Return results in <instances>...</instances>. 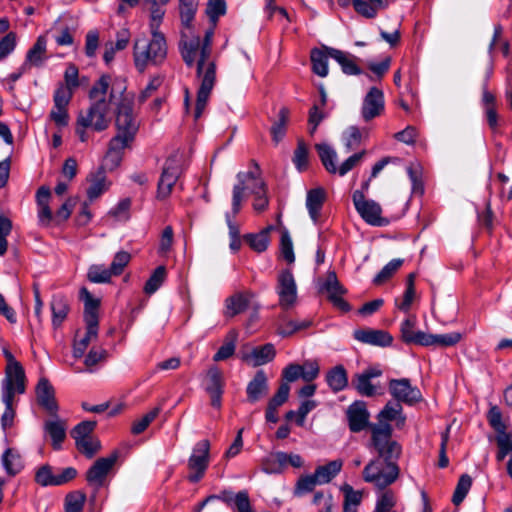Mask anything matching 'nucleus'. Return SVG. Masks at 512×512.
Masks as SVG:
<instances>
[{
	"instance_id": "1",
	"label": "nucleus",
	"mask_w": 512,
	"mask_h": 512,
	"mask_svg": "<svg viewBox=\"0 0 512 512\" xmlns=\"http://www.w3.org/2000/svg\"><path fill=\"white\" fill-rule=\"evenodd\" d=\"M211 50L212 48H208L207 53L204 54V44L201 43L200 37L182 32L181 56L187 66L192 67L195 63L197 64V76L201 81L193 112L195 120L201 117L216 81V65L213 61H208Z\"/></svg>"
},
{
	"instance_id": "2",
	"label": "nucleus",
	"mask_w": 512,
	"mask_h": 512,
	"mask_svg": "<svg viewBox=\"0 0 512 512\" xmlns=\"http://www.w3.org/2000/svg\"><path fill=\"white\" fill-rule=\"evenodd\" d=\"M132 99L123 96L117 103L115 125L116 135L111 139L105 160L111 168H115L121 161V151L133 141L138 130V123L133 115Z\"/></svg>"
},
{
	"instance_id": "3",
	"label": "nucleus",
	"mask_w": 512,
	"mask_h": 512,
	"mask_svg": "<svg viewBox=\"0 0 512 512\" xmlns=\"http://www.w3.org/2000/svg\"><path fill=\"white\" fill-rule=\"evenodd\" d=\"M151 39L138 37L133 45L134 64L138 71L143 72L149 65H158L167 56V43L161 32L151 33Z\"/></svg>"
},
{
	"instance_id": "4",
	"label": "nucleus",
	"mask_w": 512,
	"mask_h": 512,
	"mask_svg": "<svg viewBox=\"0 0 512 512\" xmlns=\"http://www.w3.org/2000/svg\"><path fill=\"white\" fill-rule=\"evenodd\" d=\"M371 446L384 462H396L402 453L401 445L392 439V426L389 423H373L370 426Z\"/></svg>"
},
{
	"instance_id": "5",
	"label": "nucleus",
	"mask_w": 512,
	"mask_h": 512,
	"mask_svg": "<svg viewBox=\"0 0 512 512\" xmlns=\"http://www.w3.org/2000/svg\"><path fill=\"white\" fill-rule=\"evenodd\" d=\"M400 468L396 462H384L374 458L363 469V479L378 489H384L393 484L399 477Z\"/></svg>"
},
{
	"instance_id": "6",
	"label": "nucleus",
	"mask_w": 512,
	"mask_h": 512,
	"mask_svg": "<svg viewBox=\"0 0 512 512\" xmlns=\"http://www.w3.org/2000/svg\"><path fill=\"white\" fill-rule=\"evenodd\" d=\"M4 357L7 361L5 369V378L2 383V396L9 400L14 398L16 393L23 394L25 392V372L19 361L15 359L13 354L6 348L3 349Z\"/></svg>"
},
{
	"instance_id": "7",
	"label": "nucleus",
	"mask_w": 512,
	"mask_h": 512,
	"mask_svg": "<svg viewBox=\"0 0 512 512\" xmlns=\"http://www.w3.org/2000/svg\"><path fill=\"white\" fill-rule=\"evenodd\" d=\"M108 113L109 103L106 99L99 98L85 113L79 114L78 124L83 128L91 127L96 131H103L108 128L110 123Z\"/></svg>"
},
{
	"instance_id": "8",
	"label": "nucleus",
	"mask_w": 512,
	"mask_h": 512,
	"mask_svg": "<svg viewBox=\"0 0 512 512\" xmlns=\"http://www.w3.org/2000/svg\"><path fill=\"white\" fill-rule=\"evenodd\" d=\"M353 204L362 219L372 226H384L388 221L382 217V208L374 200L367 199L363 191L356 190L352 195Z\"/></svg>"
},
{
	"instance_id": "9",
	"label": "nucleus",
	"mask_w": 512,
	"mask_h": 512,
	"mask_svg": "<svg viewBox=\"0 0 512 512\" xmlns=\"http://www.w3.org/2000/svg\"><path fill=\"white\" fill-rule=\"evenodd\" d=\"M210 442L206 439L198 441L188 459L189 475L191 482H198L205 474L209 465Z\"/></svg>"
},
{
	"instance_id": "10",
	"label": "nucleus",
	"mask_w": 512,
	"mask_h": 512,
	"mask_svg": "<svg viewBox=\"0 0 512 512\" xmlns=\"http://www.w3.org/2000/svg\"><path fill=\"white\" fill-rule=\"evenodd\" d=\"M238 183L233 188L232 211L233 216L237 215L241 208V203L245 192L251 193L257 190L256 181H263L260 178L259 169L255 166L254 170L239 172L237 174Z\"/></svg>"
},
{
	"instance_id": "11",
	"label": "nucleus",
	"mask_w": 512,
	"mask_h": 512,
	"mask_svg": "<svg viewBox=\"0 0 512 512\" xmlns=\"http://www.w3.org/2000/svg\"><path fill=\"white\" fill-rule=\"evenodd\" d=\"M275 289L282 309H290L296 304L297 284L290 270L285 269L279 272Z\"/></svg>"
},
{
	"instance_id": "12",
	"label": "nucleus",
	"mask_w": 512,
	"mask_h": 512,
	"mask_svg": "<svg viewBox=\"0 0 512 512\" xmlns=\"http://www.w3.org/2000/svg\"><path fill=\"white\" fill-rule=\"evenodd\" d=\"M385 109V100L382 90L371 87L364 96L361 106V117L364 122H370L382 115Z\"/></svg>"
},
{
	"instance_id": "13",
	"label": "nucleus",
	"mask_w": 512,
	"mask_h": 512,
	"mask_svg": "<svg viewBox=\"0 0 512 512\" xmlns=\"http://www.w3.org/2000/svg\"><path fill=\"white\" fill-rule=\"evenodd\" d=\"M117 459V451H114L108 457L97 459L86 473L87 482L97 489L100 488L104 484L108 473L116 463Z\"/></svg>"
},
{
	"instance_id": "14",
	"label": "nucleus",
	"mask_w": 512,
	"mask_h": 512,
	"mask_svg": "<svg viewBox=\"0 0 512 512\" xmlns=\"http://www.w3.org/2000/svg\"><path fill=\"white\" fill-rule=\"evenodd\" d=\"M389 391L398 403L403 402L412 405L422 398L420 390L412 386L410 380L406 378L390 380Z\"/></svg>"
},
{
	"instance_id": "15",
	"label": "nucleus",
	"mask_w": 512,
	"mask_h": 512,
	"mask_svg": "<svg viewBox=\"0 0 512 512\" xmlns=\"http://www.w3.org/2000/svg\"><path fill=\"white\" fill-rule=\"evenodd\" d=\"M319 291L327 294L328 299L342 311H349V304L342 298L345 290L340 285L335 272H328L325 280L319 281Z\"/></svg>"
},
{
	"instance_id": "16",
	"label": "nucleus",
	"mask_w": 512,
	"mask_h": 512,
	"mask_svg": "<svg viewBox=\"0 0 512 512\" xmlns=\"http://www.w3.org/2000/svg\"><path fill=\"white\" fill-rule=\"evenodd\" d=\"M180 174L179 162L176 157L169 158L163 168L160 180L158 182L157 197L159 199L167 198L172 191Z\"/></svg>"
},
{
	"instance_id": "17",
	"label": "nucleus",
	"mask_w": 512,
	"mask_h": 512,
	"mask_svg": "<svg viewBox=\"0 0 512 512\" xmlns=\"http://www.w3.org/2000/svg\"><path fill=\"white\" fill-rule=\"evenodd\" d=\"M348 425L352 432L357 433L366 428L370 429V414L364 402L356 401L346 411Z\"/></svg>"
},
{
	"instance_id": "18",
	"label": "nucleus",
	"mask_w": 512,
	"mask_h": 512,
	"mask_svg": "<svg viewBox=\"0 0 512 512\" xmlns=\"http://www.w3.org/2000/svg\"><path fill=\"white\" fill-rule=\"evenodd\" d=\"M353 336L357 341L373 346L387 347L393 342L391 334L380 329H357L354 331Z\"/></svg>"
},
{
	"instance_id": "19",
	"label": "nucleus",
	"mask_w": 512,
	"mask_h": 512,
	"mask_svg": "<svg viewBox=\"0 0 512 512\" xmlns=\"http://www.w3.org/2000/svg\"><path fill=\"white\" fill-rule=\"evenodd\" d=\"M51 191L49 187L41 186L36 192L38 222L43 227H49L54 220L50 209Z\"/></svg>"
},
{
	"instance_id": "20",
	"label": "nucleus",
	"mask_w": 512,
	"mask_h": 512,
	"mask_svg": "<svg viewBox=\"0 0 512 512\" xmlns=\"http://www.w3.org/2000/svg\"><path fill=\"white\" fill-rule=\"evenodd\" d=\"M254 297V293L249 290L237 292L231 295L225 300L224 314L227 317H234L240 313H243L248 308Z\"/></svg>"
},
{
	"instance_id": "21",
	"label": "nucleus",
	"mask_w": 512,
	"mask_h": 512,
	"mask_svg": "<svg viewBox=\"0 0 512 512\" xmlns=\"http://www.w3.org/2000/svg\"><path fill=\"white\" fill-rule=\"evenodd\" d=\"M268 379L264 371L259 370L248 383L246 388L247 400L250 403H256L268 394Z\"/></svg>"
},
{
	"instance_id": "22",
	"label": "nucleus",
	"mask_w": 512,
	"mask_h": 512,
	"mask_svg": "<svg viewBox=\"0 0 512 512\" xmlns=\"http://www.w3.org/2000/svg\"><path fill=\"white\" fill-rule=\"evenodd\" d=\"M36 394L39 404L51 414H55L58 406L55 400V393L52 385L46 378H41L36 387Z\"/></svg>"
},
{
	"instance_id": "23",
	"label": "nucleus",
	"mask_w": 512,
	"mask_h": 512,
	"mask_svg": "<svg viewBox=\"0 0 512 512\" xmlns=\"http://www.w3.org/2000/svg\"><path fill=\"white\" fill-rule=\"evenodd\" d=\"M81 293L85 295L84 320L89 335L98 334V301L93 299L89 292L84 288Z\"/></svg>"
},
{
	"instance_id": "24",
	"label": "nucleus",
	"mask_w": 512,
	"mask_h": 512,
	"mask_svg": "<svg viewBox=\"0 0 512 512\" xmlns=\"http://www.w3.org/2000/svg\"><path fill=\"white\" fill-rule=\"evenodd\" d=\"M52 312V326L59 328L68 316L70 306L68 300L61 295H54L50 302Z\"/></svg>"
},
{
	"instance_id": "25",
	"label": "nucleus",
	"mask_w": 512,
	"mask_h": 512,
	"mask_svg": "<svg viewBox=\"0 0 512 512\" xmlns=\"http://www.w3.org/2000/svg\"><path fill=\"white\" fill-rule=\"evenodd\" d=\"M421 340L422 346L449 347L457 344L461 340V334L458 332L448 334H429L424 332V335H421Z\"/></svg>"
},
{
	"instance_id": "26",
	"label": "nucleus",
	"mask_w": 512,
	"mask_h": 512,
	"mask_svg": "<svg viewBox=\"0 0 512 512\" xmlns=\"http://www.w3.org/2000/svg\"><path fill=\"white\" fill-rule=\"evenodd\" d=\"M44 430L51 438L53 448L60 449L61 443L66 437V423L59 418L47 420L44 424Z\"/></svg>"
},
{
	"instance_id": "27",
	"label": "nucleus",
	"mask_w": 512,
	"mask_h": 512,
	"mask_svg": "<svg viewBox=\"0 0 512 512\" xmlns=\"http://www.w3.org/2000/svg\"><path fill=\"white\" fill-rule=\"evenodd\" d=\"M275 357V348L272 344H265L254 348L250 353L244 355L243 359L252 366H261Z\"/></svg>"
},
{
	"instance_id": "28",
	"label": "nucleus",
	"mask_w": 512,
	"mask_h": 512,
	"mask_svg": "<svg viewBox=\"0 0 512 512\" xmlns=\"http://www.w3.org/2000/svg\"><path fill=\"white\" fill-rule=\"evenodd\" d=\"M130 41V33L128 29H121L117 32L116 42H108L105 44L104 61L109 64L117 51L125 49Z\"/></svg>"
},
{
	"instance_id": "29",
	"label": "nucleus",
	"mask_w": 512,
	"mask_h": 512,
	"mask_svg": "<svg viewBox=\"0 0 512 512\" xmlns=\"http://www.w3.org/2000/svg\"><path fill=\"white\" fill-rule=\"evenodd\" d=\"M416 322V316L411 315L401 323L400 332L405 343L421 345V335H424V332L415 331Z\"/></svg>"
},
{
	"instance_id": "30",
	"label": "nucleus",
	"mask_w": 512,
	"mask_h": 512,
	"mask_svg": "<svg viewBox=\"0 0 512 512\" xmlns=\"http://www.w3.org/2000/svg\"><path fill=\"white\" fill-rule=\"evenodd\" d=\"M330 57L336 60L342 68V71L348 75H358L361 70L355 63V57L338 49H329Z\"/></svg>"
},
{
	"instance_id": "31",
	"label": "nucleus",
	"mask_w": 512,
	"mask_h": 512,
	"mask_svg": "<svg viewBox=\"0 0 512 512\" xmlns=\"http://www.w3.org/2000/svg\"><path fill=\"white\" fill-rule=\"evenodd\" d=\"M325 200V192L321 188H316L308 191L306 197V207L309 215L314 222H317L319 212Z\"/></svg>"
},
{
	"instance_id": "32",
	"label": "nucleus",
	"mask_w": 512,
	"mask_h": 512,
	"mask_svg": "<svg viewBox=\"0 0 512 512\" xmlns=\"http://www.w3.org/2000/svg\"><path fill=\"white\" fill-rule=\"evenodd\" d=\"M329 49L331 48L324 47L323 49H313L311 51L312 70L320 77L328 75V58H331L328 53Z\"/></svg>"
},
{
	"instance_id": "33",
	"label": "nucleus",
	"mask_w": 512,
	"mask_h": 512,
	"mask_svg": "<svg viewBox=\"0 0 512 512\" xmlns=\"http://www.w3.org/2000/svg\"><path fill=\"white\" fill-rule=\"evenodd\" d=\"M46 54V40L43 36L38 37L33 47L28 51L26 61L22 66V70H25L28 65L40 66L45 60Z\"/></svg>"
},
{
	"instance_id": "34",
	"label": "nucleus",
	"mask_w": 512,
	"mask_h": 512,
	"mask_svg": "<svg viewBox=\"0 0 512 512\" xmlns=\"http://www.w3.org/2000/svg\"><path fill=\"white\" fill-rule=\"evenodd\" d=\"M2 465L9 476H15L22 468L23 463L21 456L16 449L8 448L5 450L1 457Z\"/></svg>"
},
{
	"instance_id": "35",
	"label": "nucleus",
	"mask_w": 512,
	"mask_h": 512,
	"mask_svg": "<svg viewBox=\"0 0 512 512\" xmlns=\"http://www.w3.org/2000/svg\"><path fill=\"white\" fill-rule=\"evenodd\" d=\"M274 229L272 225L267 226L257 234H247L244 239L249 246L256 252L261 253L265 251L270 243V232Z\"/></svg>"
},
{
	"instance_id": "36",
	"label": "nucleus",
	"mask_w": 512,
	"mask_h": 512,
	"mask_svg": "<svg viewBox=\"0 0 512 512\" xmlns=\"http://www.w3.org/2000/svg\"><path fill=\"white\" fill-rule=\"evenodd\" d=\"M343 461L341 459L333 460L326 465L316 468L314 475L319 484L329 483L342 469Z\"/></svg>"
},
{
	"instance_id": "37",
	"label": "nucleus",
	"mask_w": 512,
	"mask_h": 512,
	"mask_svg": "<svg viewBox=\"0 0 512 512\" xmlns=\"http://www.w3.org/2000/svg\"><path fill=\"white\" fill-rule=\"evenodd\" d=\"M288 120L289 110L286 107H282L278 112V118L273 122L270 128L272 140L275 144H278L284 138Z\"/></svg>"
},
{
	"instance_id": "38",
	"label": "nucleus",
	"mask_w": 512,
	"mask_h": 512,
	"mask_svg": "<svg viewBox=\"0 0 512 512\" xmlns=\"http://www.w3.org/2000/svg\"><path fill=\"white\" fill-rule=\"evenodd\" d=\"M329 387L334 392L343 390L348 385V377L345 368L338 365L331 369L326 376Z\"/></svg>"
},
{
	"instance_id": "39",
	"label": "nucleus",
	"mask_w": 512,
	"mask_h": 512,
	"mask_svg": "<svg viewBox=\"0 0 512 512\" xmlns=\"http://www.w3.org/2000/svg\"><path fill=\"white\" fill-rule=\"evenodd\" d=\"M315 148L326 170L329 173L336 174L338 166L335 164L337 157L335 150L327 144H316Z\"/></svg>"
},
{
	"instance_id": "40",
	"label": "nucleus",
	"mask_w": 512,
	"mask_h": 512,
	"mask_svg": "<svg viewBox=\"0 0 512 512\" xmlns=\"http://www.w3.org/2000/svg\"><path fill=\"white\" fill-rule=\"evenodd\" d=\"M312 322L310 320H286L283 323L279 324L277 327V333L282 337H288L296 333L297 331H301L307 329L311 326Z\"/></svg>"
},
{
	"instance_id": "41",
	"label": "nucleus",
	"mask_w": 512,
	"mask_h": 512,
	"mask_svg": "<svg viewBox=\"0 0 512 512\" xmlns=\"http://www.w3.org/2000/svg\"><path fill=\"white\" fill-rule=\"evenodd\" d=\"M180 1V17L185 30L183 32H187L192 34L191 22L194 19V15L196 12L197 4L194 0H179Z\"/></svg>"
},
{
	"instance_id": "42",
	"label": "nucleus",
	"mask_w": 512,
	"mask_h": 512,
	"mask_svg": "<svg viewBox=\"0 0 512 512\" xmlns=\"http://www.w3.org/2000/svg\"><path fill=\"white\" fill-rule=\"evenodd\" d=\"M113 276L111 269L102 264L91 265L87 273V278L93 283H109Z\"/></svg>"
},
{
	"instance_id": "43",
	"label": "nucleus",
	"mask_w": 512,
	"mask_h": 512,
	"mask_svg": "<svg viewBox=\"0 0 512 512\" xmlns=\"http://www.w3.org/2000/svg\"><path fill=\"white\" fill-rule=\"evenodd\" d=\"M355 389L363 396L372 397L380 394L378 386L372 384L371 379L363 374H357L353 380Z\"/></svg>"
},
{
	"instance_id": "44",
	"label": "nucleus",
	"mask_w": 512,
	"mask_h": 512,
	"mask_svg": "<svg viewBox=\"0 0 512 512\" xmlns=\"http://www.w3.org/2000/svg\"><path fill=\"white\" fill-rule=\"evenodd\" d=\"M288 465V454L276 452L271 454L264 463V470L268 473H277Z\"/></svg>"
},
{
	"instance_id": "45",
	"label": "nucleus",
	"mask_w": 512,
	"mask_h": 512,
	"mask_svg": "<svg viewBox=\"0 0 512 512\" xmlns=\"http://www.w3.org/2000/svg\"><path fill=\"white\" fill-rule=\"evenodd\" d=\"M166 279V268L165 266H158L149 279L147 280L145 286H144V292L146 294H153L155 293L160 286L163 284L164 280Z\"/></svg>"
},
{
	"instance_id": "46",
	"label": "nucleus",
	"mask_w": 512,
	"mask_h": 512,
	"mask_svg": "<svg viewBox=\"0 0 512 512\" xmlns=\"http://www.w3.org/2000/svg\"><path fill=\"white\" fill-rule=\"evenodd\" d=\"M237 336L238 335L235 331H231L228 333L225 339V343L219 348V350L213 356L214 361L226 360L234 354Z\"/></svg>"
},
{
	"instance_id": "47",
	"label": "nucleus",
	"mask_w": 512,
	"mask_h": 512,
	"mask_svg": "<svg viewBox=\"0 0 512 512\" xmlns=\"http://www.w3.org/2000/svg\"><path fill=\"white\" fill-rule=\"evenodd\" d=\"M108 188L106 176L103 171H99L92 179L91 184L87 190V195L90 200L98 198Z\"/></svg>"
},
{
	"instance_id": "48",
	"label": "nucleus",
	"mask_w": 512,
	"mask_h": 512,
	"mask_svg": "<svg viewBox=\"0 0 512 512\" xmlns=\"http://www.w3.org/2000/svg\"><path fill=\"white\" fill-rule=\"evenodd\" d=\"M496 443L498 446V452L496 459L501 462L507 455L512 457V433H499L496 436Z\"/></svg>"
},
{
	"instance_id": "49",
	"label": "nucleus",
	"mask_w": 512,
	"mask_h": 512,
	"mask_svg": "<svg viewBox=\"0 0 512 512\" xmlns=\"http://www.w3.org/2000/svg\"><path fill=\"white\" fill-rule=\"evenodd\" d=\"M362 132L356 126L348 127L342 135V142L346 147L347 152L355 149L361 144Z\"/></svg>"
},
{
	"instance_id": "50",
	"label": "nucleus",
	"mask_w": 512,
	"mask_h": 512,
	"mask_svg": "<svg viewBox=\"0 0 512 512\" xmlns=\"http://www.w3.org/2000/svg\"><path fill=\"white\" fill-rule=\"evenodd\" d=\"M86 495L82 491H74L69 493L65 498L66 512H82Z\"/></svg>"
},
{
	"instance_id": "51",
	"label": "nucleus",
	"mask_w": 512,
	"mask_h": 512,
	"mask_svg": "<svg viewBox=\"0 0 512 512\" xmlns=\"http://www.w3.org/2000/svg\"><path fill=\"white\" fill-rule=\"evenodd\" d=\"M223 376L217 367H212L207 372L206 391L208 393L223 392Z\"/></svg>"
},
{
	"instance_id": "52",
	"label": "nucleus",
	"mask_w": 512,
	"mask_h": 512,
	"mask_svg": "<svg viewBox=\"0 0 512 512\" xmlns=\"http://www.w3.org/2000/svg\"><path fill=\"white\" fill-rule=\"evenodd\" d=\"M402 259H393L386 264L382 270L375 276L373 282L376 285H380L396 273V271L402 266Z\"/></svg>"
},
{
	"instance_id": "53",
	"label": "nucleus",
	"mask_w": 512,
	"mask_h": 512,
	"mask_svg": "<svg viewBox=\"0 0 512 512\" xmlns=\"http://www.w3.org/2000/svg\"><path fill=\"white\" fill-rule=\"evenodd\" d=\"M257 190H252L254 195L253 207L256 211H264L269 204V200L266 196V187L264 181H256Z\"/></svg>"
},
{
	"instance_id": "54",
	"label": "nucleus",
	"mask_w": 512,
	"mask_h": 512,
	"mask_svg": "<svg viewBox=\"0 0 512 512\" xmlns=\"http://www.w3.org/2000/svg\"><path fill=\"white\" fill-rule=\"evenodd\" d=\"M75 443L77 449L88 458H92L101 448L99 440L93 436Z\"/></svg>"
},
{
	"instance_id": "55",
	"label": "nucleus",
	"mask_w": 512,
	"mask_h": 512,
	"mask_svg": "<svg viewBox=\"0 0 512 512\" xmlns=\"http://www.w3.org/2000/svg\"><path fill=\"white\" fill-rule=\"evenodd\" d=\"M343 490L345 492L344 511L356 512V507L360 504L362 499V493L353 490L349 485L344 486Z\"/></svg>"
},
{
	"instance_id": "56",
	"label": "nucleus",
	"mask_w": 512,
	"mask_h": 512,
	"mask_svg": "<svg viewBox=\"0 0 512 512\" xmlns=\"http://www.w3.org/2000/svg\"><path fill=\"white\" fill-rule=\"evenodd\" d=\"M280 252L282 258L289 264H292L295 261L292 239L289 235V232L286 229L282 231L280 241Z\"/></svg>"
},
{
	"instance_id": "57",
	"label": "nucleus",
	"mask_w": 512,
	"mask_h": 512,
	"mask_svg": "<svg viewBox=\"0 0 512 512\" xmlns=\"http://www.w3.org/2000/svg\"><path fill=\"white\" fill-rule=\"evenodd\" d=\"M316 485H320L315 475H306L299 478L296 483L294 494L302 496L314 490Z\"/></svg>"
},
{
	"instance_id": "58",
	"label": "nucleus",
	"mask_w": 512,
	"mask_h": 512,
	"mask_svg": "<svg viewBox=\"0 0 512 512\" xmlns=\"http://www.w3.org/2000/svg\"><path fill=\"white\" fill-rule=\"evenodd\" d=\"M471 485L472 479L470 476L465 474L460 477L452 498V501L455 505L462 503Z\"/></svg>"
},
{
	"instance_id": "59",
	"label": "nucleus",
	"mask_w": 512,
	"mask_h": 512,
	"mask_svg": "<svg viewBox=\"0 0 512 512\" xmlns=\"http://www.w3.org/2000/svg\"><path fill=\"white\" fill-rule=\"evenodd\" d=\"M402 412V406L398 402H388L378 414L377 423H388L393 421Z\"/></svg>"
},
{
	"instance_id": "60",
	"label": "nucleus",
	"mask_w": 512,
	"mask_h": 512,
	"mask_svg": "<svg viewBox=\"0 0 512 512\" xmlns=\"http://www.w3.org/2000/svg\"><path fill=\"white\" fill-rule=\"evenodd\" d=\"M396 505V496L392 491L383 492L377 500L373 512H396L393 508Z\"/></svg>"
},
{
	"instance_id": "61",
	"label": "nucleus",
	"mask_w": 512,
	"mask_h": 512,
	"mask_svg": "<svg viewBox=\"0 0 512 512\" xmlns=\"http://www.w3.org/2000/svg\"><path fill=\"white\" fill-rule=\"evenodd\" d=\"M226 12V3L224 0H208L206 14L210 21L216 26L217 20Z\"/></svg>"
},
{
	"instance_id": "62",
	"label": "nucleus",
	"mask_w": 512,
	"mask_h": 512,
	"mask_svg": "<svg viewBox=\"0 0 512 512\" xmlns=\"http://www.w3.org/2000/svg\"><path fill=\"white\" fill-rule=\"evenodd\" d=\"M131 260V254L127 251L121 250L117 252L112 260L110 265V269L114 276H118L122 274L125 267L129 264Z\"/></svg>"
},
{
	"instance_id": "63",
	"label": "nucleus",
	"mask_w": 512,
	"mask_h": 512,
	"mask_svg": "<svg viewBox=\"0 0 512 512\" xmlns=\"http://www.w3.org/2000/svg\"><path fill=\"white\" fill-rule=\"evenodd\" d=\"M160 410L161 409L159 407H155L141 418L136 420L132 426V433L137 435L145 431L150 423L158 416Z\"/></svg>"
},
{
	"instance_id": "64",
	"label": "nucleus",
	"mask_w": 512,
	"mask_h": 512,
	"mask_svg": "<svg viewBox=\"0 0 512 512\" xmlns=\"http://www.w3.org/2000/svg\"><path fill=\"white\" fill-rule=\"evenodd\" d=\"M96 427L95 421H83L79 423L72 431L71 436L77 441H81L82 439L89 438L92 436V432Z\"/></svg>"
}]
</instances>
